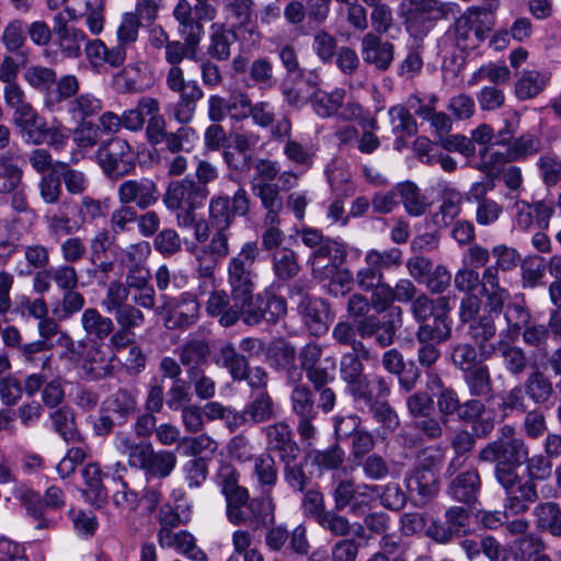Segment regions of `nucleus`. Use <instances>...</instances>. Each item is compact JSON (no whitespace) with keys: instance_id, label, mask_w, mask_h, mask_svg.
<instances>
[{"instance_id":"40","label":"nucleus","mask_w":561,"mask_h":561,"mask_svg":"<svg viewBox=\"0 0 561 561\" xmlns=\"http://www.w3.org/2000/svg\"><path fill=\"white\" fill-rule=\"evenodd\" d=\"M107 473L103 472L98 463H88L82 470V478L84 480L85 489L83 494L85 500L96 507H102L106 504L108 493L103 484V478Z\"/></svg>"},{"instance_id":"54","label":"nucleus","mask_w":561,"mask_h":561,"mask_svg":"<svg viewBox=\"0 0 561 561\" xmlns=\"http://www.w3.org/2000/svg\"><path fill=\"white\" fill-rule=\"evenodd\" d=\"M23 174L19 157L10 152L0 153V194L24 185Z\"/></svg>"},{"instance_id":"12","label":"nucleus","mask_w":561,"mask_h":561,"mask_svg":"<svg viewBox=\"0 0 561 561\" xmlns=\"http://www.w3.org/2000/svg\"><path fill=\"white\" fill-rule=\"evenodd\" d=\"M231 299L238 304V309L241 311L240 319L250 327L262 322L275 324L287 311L285 298L273 294L254 296L251 293L245 297Z\"/></svg>"},{"instance_id":"22","label":"nucleus","mask_w":561,"mask_h":561,"mask_svg":"<svg viewBox=\"0 0 561 561\" xmlns=\"http://www.w3.org/2000/svg\"><path fill=\"white\" fill-rule=\"evenodd\" d=\"M159 197L157 183L145 176L125 180L117 187V198L121 204H127L141 210L153 206Z\"/></svg>"},{"instance_id":"56","label":"nucleus","mask_w":561,"mask_h":561,"mask_svg":"<svg viewBox=\"0 0 561 561\" xmlns=\"http://www.w3.org/2000/svg\"><path fill=\"white\" fill-rule=\"evenodd\" d=\"M399 199L404 210L412 217H420L425 214L430 203L417 185L411 181L397 184Z\"/></svg>"},{"instance_id":"49","label":"nucleus","mask_w":561,"mask_h":561,"mask_svg":"<svg viewBox=\"0 0 561 561\" xmlns=\"http://www.w3.org/2000/svg\"><path fill=\"white\" fill-rule=\"evenodd\" d=\"M146 65L142 62L129 64L114 78L116 89L122 93H139L150 87L146 78Z\"/></svg>"},{"instance_id":"7","label":"nucleus","mask_w":561,"mask_h":561,"mask_svg":"<svg viewBox=\"0 0 561 561\" xmlns=\"http://www.w3.org/2000/svg\"><path fill=\"white\" fill-rule=\"evenodd\" d=\"M297 234L306 247L312 249L308 257V264L311 266L313 274H319L321 270L328 266L322 264L323 260H328L333 268L341 267L346 261L345 243L324 237L320 230L311 227H304L298 230Z\"/></svg>"},{"instance_id":"16","label":"nucleus","mask_w":561,"mask_h":561,"mask_svg":"<svg viewBox=\"0 0 561 561\" xmlns=\"http://www.w3.org/2000/svg\"><path fill=\"white\" fill-rule=\"evenodd\" d=\"M322 347L316 342L306 344L298 353L301 375L305 373L313 389H319L334 380L335 362L332 357L322 359Z\"/></svg>"},{"instance_id":"63","label":"nucleus","mask_w":561,"mask_h":561,"mask_svg":"<svg viewBox=\"0 0 561 561\" xmlns=\"http://www.w3.org/2000/svg\"><path fill=\"white\" fill-rule=\"evenodd\" d=\"M341 512L336 508L328 510L316 523L321 529L334 537H347L351 535L353 526L346 516L340 514Z\"/></svg>"},{"instance_id":"28","label":"nucleus","mask_w":561,"mask_h":561,"mask_svg":"<svg viewBox=\"0 0 561 561\" xmlns=\"http://www.w3.org/2000/svg\"><path fill=\"white\" fill-rule=\"evenodd\" d=\"M19 497L32 517H41L46 511L60 510L66 504L64 491L56 485L47 488L43 496L34 490L26 489L21 491Z\"/></svg>"},{"instance_id":"1","label":"nucleus","mask_w":561,"mask_h":561,"mask_svg":"<svg viewBox=\"0 0 561 561\" xmlns=\"http://www.w3.org/2000/svg\"><path fill=\"white\" fill-rule=\"evenodd\" d=\"M480 462L494 465V479L505 491V511L522 514L538 500L536 484L523 481L518 469L528 460V446L517 437L514 427L505 425L502 435L482 447L477 456Z\"/></svg>"},{"instance_id":"64","label":"nucleus","mask_w":561,"mask_h":561,"mask_svg":"<svg viewBox=\"0 0 561 561\" xmlns=\"http://www.w3.org/2000/svg\"><path fill=\"white\" fill-rule=\"evenodd\" d=\"M59 178L64 183L66 191L70 195H82L87 192L90 181L87 174L80 170L72 169L68 163L57 161Z\"/></svg>"},{"instance_id":"47","label":"nucleus","mask_w":561,"mask_h":561,"mask_svg":"<svg viewBox=\"0 0 561 561\" xmlns=\"http://www.w3.org/2000/svg\"><path fill=\"white\" fill-rule=\"evenodd\" d=\"M462 381L470 397L486 400L493 398L494 385L488 365H478V367L462 373Z\"/></svg>"},{"instance_id":"53","label":"nucleus","mask_w":561,"mask_h":561,"mask_svg":"<svg viewBox=\"0 0 561 561\" xmlns=\"http://www.w3.org/2000/svg\"><path fill=\"white\" fill-rule=\"evenodd\" d=\"M536 527L553 537H561V506L557 502H541L533 512Z\"/></svg>"},{"instance_id":"26","label":"nucleus","mask_w":561,"mask_h":561,"mask_svg":"<svg viewBox=\"0 0 561 561\" xmlns=\"http://www.w3.org/2000/svg\"><path fill=\"white\" fill-rule=\"evenodd\" d=\"M404 481L408 492L412 496L417 495L423 503L433 499L438 491V478L434 468V460L432 458L424 459L407 474Z\"/></svg>"},{"instance_id":"9","label":"nucleus","mask_w":561,"mask_h":561,"mask_svg":"<svg viewBox=\"0 0 561 561\" xmlns=\"http://www.w3.org/2000/svg\"><path fill=\"white\" fill-rule=\"evenodd\" d=\"M96 160L106 178L118 181L134 173L138 157L125 139L113 137L101 144Z\"/></svg>"},{"instance_id":"32","label":"nucleus","mask_w":561,"mask_h":561,"mask_svg":"<svg viewBox=\"0 0 561 561\" xmlns=\"http://www.w3.org/2000/svg\"><path fill=\"white\" fill-rule=\"evenodd\" d=\"M53 32L55 41L66 58H78L87 41L83 31L69 26L61 13L54 18Z\"/></svg>"},{"instance_id":"5","label":"nucleus","mask_w":561,"mask_h":561,"mask_svg":"<svg viewBox=\"0 0 561 561\" xmlns=\"http://www.w3.org/2000/svg\"><path fill=\"white\" fill-rule=\"evenodd\" d=\"M79 81L73 75L59 78L57 89L48 98L49 111L66 113L76 122L98 115L102 110V101L92 93L79 94Z\"/></svg>"},{"instance_id":"19","label":"nucleus","mask_w":561,"mask_h":561,"mask_svg":"<svg viewBox=\"0 0 561 561\" xmlns=\"http://www.w3.org/2000/svg\"><path fill=\"white\" fill-rule=\"evenodd\" d=\"M162 309L165 312V325L171 330L188 329L196 323L199 316V304L195 295L182 293L178 297L161 295Z\"/></svg>"},{"instance_id":"13","label":"nucleus","mask_w":561,"mask_h":561,"mask_svg":"<svg viewBox=\"0 0 561 561\" xmlns=\"http://www.w3.org/2000/svg\"><path fill=\"white\" fill-rule=\"evenodd\" d=\"M380 486L377 484L359 483L353 480L344 479L333 483L330 494L334 502L336 511L348 510L354 516H360L367 512L375 494H378Z\"/></svg>"},{"instance_id":"45","label":"nucleus","mask_w":561,"mask_h":561,"mask_svg":"<svg viewBox=\"0 0 561 561\" xmlns=\"http://www.w3.org/2000/svg\"><path fill=\"white\" fill-rule=\"evenodd\" d=\"M206 311L211 317H219V323L226 328L234 325L240 320L241 313L236 300L230 304V297L224 290L210 294Z\"/></svg>"},{"instance_id":"46","label":"nucleus","mask_w":561,"mask_h":561,"mask_svg":"<svg viewBox=\"0 0 561 561\" xmlns=\"http://www.w3.org/2000/svg\"><path fill=\"white\" fill-rule=\"evenodd\" d=\"M272 267L278 288L297 277L301 270L297 253L289 248H280L274 252Z\"/></svg>"},{"instance_id":"41","label":"nucleus","mask_w":561,"mask_h":561,"mask_svg":"<svg viewBox=\"0 0 561 561\" xmlns=\"http://www.w3.org/2000/svg\"><path fill=\"white\" fill-rule=\"evenodd\" d=\"M25 82L44 95V105L49 111L48 98L57 89L58 80L56 71L44 66H28L23 72Z\"/></svg>"},{"instance_id":"29","label":"nucleus","mask_w":561,"mask_h":561,"mask_svg":"<svg viewBox=\"0 0 561 561\" xmlns=\"http://www.w3.org/2000/svg\"><path fill=\"white\" fill-rule=\"evenodd\" d=\"M360 53L366 64L379 71H386L394 59V45L383 41L378 34L369 32L362 38Z\"/></svg>"},{"instance_id":"61","label":"nucleus","mask_w":561,"mask_h":561,"mask_svg":"<svg viewBox=\"0 0 561 561\" xmlns=\"http://www.w3.org/2000/svg\"><path fill=\"white\" fill-rule=\"evenodd\" d=\"M298 458H290L280 461L284 465V481L294 492H305L311 484V477L308 474L306 463L297 461Z\"/></svg>"},{"instance_id":"39","label":"nucleus","mask_w":561,"mask_h":561,"mask_svg":"<svg viewBox=\"0 0 561 561\" xmlns=\"http://www.w3.org/2000/svg\"><path fill=\"white\" fill-rule=\"evenodd\" d=\"M252 477L261 494L271 495L278 480V469L272 454L262 453L253 458Z\"/></svg>"},{"instance_id":"35","label":"nucleus","mask_w":561,"mask_h":561,"mask_svg":"<svg viewBox=\"0 0 561 561\" xmlns=\"http://www.w3.org/2000/svg\"><path fill=\"white\" fill-rule=\"evenodd\" d=\"M520 383L528 401L535 405H546L554 396V386L551 378L541 371L536 364Z\"/></svg>"},{"instance_id":"58","label":"nucleus","mask_w":561,"mask_h":561,"mask_svg":"<svg viewBox=\"0 0 561 561\" xmlns=\"http://www.w3.org/2000/svg\"><path fill=\"white\" fill-rule=\"evenodd\" d=\"M67 203L62 202L56 209H48L44 216L50 236L61 237L77 232L80 225L65 210Z\"/></svg>"},{"instance_id":"51","label":"nucleus","mask_w":561,"mask_h":561,"mask_svg":"<svg viewBox=\"0 0 561 561\" xmlns=\"http://www.w3.org/2000/svg\"><path fill=\"white\" fill-rule=\"evenodd\" d=\"M81 324L92 342L104 341L115 329L113 320L102 316L95 308H88L82 312Z\"/></svg>"},{"instance_id":"27","label":"nucleus","mask_w":561,"mask_h":561,"mask_svg":"<svg viewBox=\"0 0 561 561\" xmlns=\"http://www.w3.org/2000/svg\"><path fill=\"white\" fill-rule=\"evenodd\" d=\"M297 310L313 335L324 334L333 321L330 305L318 297L305 298L297 302Z\"/></svg>"},{"instance_id":"36","label":"nucleus","mask_w":561,"mask_h":561,"mask_svg":"<svg viewBox=\"0 0 561 561\" xmlns=\"http://www.w3.org/2000/svg\"><path fill=\"white\" fill-rule=\"evenodd\" d=\"M0 195L8 196V204L12 210L11 222L16 228H21L25 231L31 230L36 222L37 214L28 204L25 184L9 193H1Z\"/></svg>"},{"instance_id":"21","label":"nucleus","mask_w":561,"mask_h":561,"mask_svg":"<svg viewBox=\"0 0 561 561\" xmlns=\"http://www.w3.org/2000/svg\"><path fill=\"white\" fill-rule=\"evenodd\" d=\"M265 359L270 368L286 378L288 383L301 381L300 364L297 365L296 348L287 341L278 340L265 350Z\"/></svg>"},{"instance_id":"3","label":"nucleus","mask_w":561,"mask_h":561,"mask_svg":"<svg viewBox=\"0 0 561 561\" xmlns=\"http://www.w3.org/2000/svg\"><path fill=\"white\" fill-rule=\"evenodd\" d=\"M240 473L230 463H221L216 473V484L226 501L227 519L236 526H245L255 531L275 522V502L272 495L251 497L241 485Z\"/></svg>"},{"instance_id":"37","label":"nucleus","mask_w":561,"mask_h":561,"mask_svg":"<svg viewBox=\"0 0 561 561\" xmlns=\"http://www.w3.org/2000/svg\"><path fill=\"white\" fill-rule=\"evenodd\" d=\"M550 80L551 75L546 70H523L514 85L515 96L519 101L535 99L546 90Z\"/></svg>"},{"instance_id":"18","label":"nucleus","mask_w":561,"mask_h":561,"mask_svg":"<svg viewBox=\"0 0 561 561\" xmlns=\"http://www.w3.org/2000/svg\"><path fill=\"white\" fill-rule=\"evenodd\" d=\"M401 4V11L409 30L426 33L435 23L446 18L448 9L439 0H408Z\"/></svg>"},{"instance_id":"6","label":"nucleus","mask_w":561,"mask_h":561,"mask_svg":"<svg viewBox=\"0 0 561 561\" xmlns=\"http://www.w3.org/2000/svg\"><path fill=\"white\" fill-rule=\"evenodd\" d=\"M493 4L471 7L455 22L456 45L461 50H472L480 46L489 36L493 25Z\"/></svg>"},{"instance_id":"25","label":"nucleus","mask_w":561,"mask_h":561,"mask_svg":"<svg viewBox=\"0 0 561 561\" xmlns=\"http://www.w3.org/2000/svg\"><path fill=\"white\" fill-rule=\"evenodd\" d=\"M483 398H473L461 402L457 420L471 424V430L478 438H486L495 427V419L486 409Z\"/></svg>"},{"instance_id":"38","label":"nucleus","mask_w":561,"mask_h":561,"mask_svg":"<svg viewBox=\"0 0 561 561\" xmlns=\"http://www.w3.org/2000/svg\"><path fill=\"white\" fill-rule=\"evenodd\" d=\"M244 408L250 426L267 423L278 416V407L267 390L252 391Z\"/></svg>"},{"instance_id":"52","label":"nucleus","mask_w":561,"mask_h":561,"mask_svg":"<svg viewBox=\"0 0 561 561\" xmlns=\"http://www.w3.org/2000/svg\"><path fill=\"white\" fill-rule=\"evenodd\" d=\"M345 98L343 89H334L331 92L316 89L308 95L313 112L322 118L330 117L342 107Z\"/></svg>"},{"instance_id":"11","label":"nucleus","mask_w":561,"mask_h":561,"mask_svg":"<svg viewBox=\"0 0 561 561\" xmlns=\"http://www.w3.org/2000/svg\"><path fill=\"white\" fill-rule=\"evenodd\" d=\"M411 426L427 440L439 439L444 434L443 421L435 412L434 398L423 391L408 393L405 399Z\"/></svg>"},{"instance_id":"20","label":"nucleus","mask_w":561,"mask_h":561,"mask_svg":"<svg viewBox=\"0 0 561 561\" xmlns=\"http://www.w3.org/2000/svg\"><path fill=\"white\" fill-rule=\"evenodd\" d=\"M208 190L202 183H195L190 176L171 182L163 196V203L170 210L197 208L206 199Z\"/></svg>"},{"instance_id":"2","label":"nucleus","mask_w":561,"mask_h":561,"mask_svg":"<svg viewBox=\"0 0 561 561\" xmlns=\"http://www.w3.org/2000/svg\"><path fill=\"white\" fill-rule=\"evenodd\" d=\"M371 352L350 350L343 353L339 363V375L344 382V392L352 400L355 409L369 413L373 419L383 427L394 431L399 424V416L387 401L391 394V377L380 374H365L364 360L373 359Z\"/></svg>"},{"instance_id":"34","label":"nucleus","mask_w":561,"mask_h":561,"mask_svg":"<svg viewBox=\"0 0 561 561\" xmlns=\"http://www.w3.org/2000/svg\"><path fill=\"white\" fill-rule=\"evenodd\" d=\"M26 22L20 19L10 21L2 31L1 43L5 50L15 54L22 67L30 61V49L26 47Z\"/></svg>"},{"instance_id":"48","label":"nucleus","mask_w":561,"mask_h":561,"mask_svg":"<svg viewBox=\"0 0 561 561\" xmlns=\"http://www.w3.org/2000/svg\"><path fill=\"white\" fill-rule=\"evenodd\" d=\"M215 362L229 371L233 381H244L245 371L250 366L249 358L240 353L231 342L224 344L218 350Z\"/></svg>"},{"instance_id":"57","label":"nucleus","mask_w":561,"mask_h":561,"mask_svg":"<svg viewBox=\"0 0 561 561\" xmlns=\"http://www.w3.org/2000/svg\"><path fill=\"white\" fill-rule=\"evenodd\" d=\"M496 334L495 317L491 313H482L468 323V335L481 351V355L488 358L490 354L484 352L485 344Z\"/></svg>"},{"instance_id":"30","label":"nucleus","mask_w":561,"mask_h":561,"mask_svg":"<svg viewBox=\"0 0 561 561\" xmlns=\"http://www.w3.org/2000/svg\"><path fill=\"white\" fill-rule=\"evenodd\" d=\"M481 477L477 469H468L456 474L447 484V495L468 506L473 505L481 492Z\"/></svg>"},{"instance_id":"43","label":"nucleus","mask_w":561,"mask_h":561,"mask_svg":"<svg viewBox=\"0 0 561 561\" xmlns=\"http://www.w3.org/2000/svg\"><path fill=\"white\" fill-rule=\"evenodd\" d=\"M103 404L105 411L116 417L117 425L125 424L138 409L136 394L126 388H119L110 394Z\"/></svg>"},{"instance_id":"17","label":"nucleus","mask_w":561,"mask_h":561,"mask_svg":"<svg viewBox=\"0 0 561 561\" xmlns=\"http://www.w3.org/2000/svg\"><path fill=\"white\" fill-rule=\"evenodd\" d=\"M290 393L291 411L297 419V433L301 440H310L316 436L314 420L318 411L314 402V394L306 383H293Z\"/></svg>"},{"instance_id":"31","label":"nucleus","mask_w":561,"mask_h":561,"mask_svg":"<svg viewBox=\"0 0 561 561\" xmlns=\"http://www.w3.org/2000/svg\"><path fill=\"white\" fill-rule=\"evenodd\" d=\"M68 351L71 355L70 359L80 364L83 370L91 375L92 378L96 379L105 374L100 371L105 370V358L101 345L96 344V342H71Z\"/></svg>"},{"instance_id":"8","label":"nucleus","mask_w":561,"mask_h":561,"mask_svg":"<svg viewBox=\"0 0 561 561\" xmlns=\"http://www.w3.org/2000/svg\"><path fill=\"white\" fill-rule=\"evenodd\" d=\"M260 255L256 241L245 242L228 263V283L231 298H241L254 291L257 273L254 264Z\"/></svg>"},{"instance_id":"42","label":"nucleus","mask_w":561,"mask_h":561,"mask_svg":"<svg viewBox=\"0 0 561 561\" xmlns=\"http://www.w3.org/2000/svg\"><path fill=\"white\" fill-rule=\"evenodd\" d=\"M180 363L187 369L202 368L210 356V345L206 339L190 336L176 350Z\"/></svg>"},{"instance_id":"10","label":"nucleus","mask_w":561,"mask_h":561,"mask_svg":"<svg viewBox=\"0 0 561 561\" xmlns=\"http://www.w3.org/2000/svg\"><path fill=\"white\" fill-rule=\"evenodd\" d=\"M167 88L179 95L173 105L172 116L180 124H188L195 114L197 102L204 91L196 80H186L182 67H169L165 73Z\"/></svg>"},{"instance_id":"59","label":"nucleus","mask_w":561,"mask_h":561,"mask_svg":"<svg viewBox=\"0 0 561 561\" xmlns=\"http://www.w3.org/2000/svg\"><path fill=\"white\" fill-rule=\"evenodd\" d=\"M450 359L453 365L462 373L470 370L478 365H482V359L479 347L469 342L457 343L450 351Z\"/></svg>"},{"instance_id":"14","label":"nucleus","mask_w":561,"mask_h":561,"mask_svg":"<svg viewBox=\"0 0 561 561\" xmlns=\"http://www.w3.org/2000/svg\"><path fill=\"white\" fill-rule=\"evenodd\" d=\"M250 210V197L245 188L239 187L232 196L215 195L209 201V225L215 230H227L237 217Z\"/></svg>"},{"instance_id":"44","label":"nucleus","mask_w":561,"mask_h":561,"mask_svg":"<svg viewBox=\"0 0 561 561\" xmlns=\"http://www.w3.org/2000/svg\"><path fill=\"white\" fill-rule=\"evenodd\" d=\"M497 351L502 366L508 376L519 379L530 367V358L523 347L501 342Z\"/></svg>"},{"instance_id":"62","label":"nucleus","mask_w":561,"mask_h":561,"mask_svg":"<svg viewBox=\"0 0 561 561\" xmlns=\"http://www.w3.org/2000/svg\"><path fill=\"white\" fill-rule=\"evenodd\" d=\"M541 147L540 139L531 134L522 135L515 138L511 146L506 148L505 160L508 162L525 160L529 156L536 154Z\"/></svg>"},{"instance_id":"4","label":"nucleus","mask_w":561,"mask_h":561,"mask_svg":"<svg viewBox=\"0 0 561 561\" xmlns=\"http://www.w3.org/2000/svg\"><path fill=\"white\" fill-rule=\"evenodd\" d=\"M114 446L121 454L127 456L131 468L144 471L147 482L168 478L176 466V455L173 451H156L150 442H136L128 433L118 432Z\"/></svg>"},{"instance_id":"60","label":"nucleus","mask_w":561,"mask_h":561,"mask_svg":"<svg viewBox=\"0 0 561 561\" xmlns=\"http://www.w3.org/2000/svg\"><path fill=\"white\" fill-rule=\"evenodd\" d=\"M389 116L392 125V131L397 135L396 144L398 147L404 136L411 137L416 134V122L409 110L404 106L396 105L390 107Z\"/></svg>"},{"instance_id":"24","label":"nucleus","mask_w":561,"mask_h":561,"mask_svg":"<svg viewBox=\"0 0 561 561\" xmlns=\"http://www.w3.org/2000/svg\"><path fill=\"white\" fill-rule=\"evenodd\" d=\"M266 438V451L277 455L279 461L298 458L300 447L294 438L291 427L285 421H278L262 428Z\"/></svg>"},{"instance_id":"23","label":"nucleus","mask_w":561,"mask_h":561,"mask_svg":"<svg viewBox=\"0 0 561 561\" xmlns=\"http://www.w3.org/2000/svg\"><path fill=\"white\" fill-rule=\"evenodd\" d=\"M451 308L449 298L440 296L437 298V312L432 316V320H426L417 324L415 339L417 342L444 343L451 337L453 320L449 316Z\"/></svg>"},{"instance_id":"15","label":"nucleus","mask_w":561,"mask_h":561,"mask_svg":"<svg viewBox=\"0 0 561 561\" xmlns=\"http://www.w3.org/2000/svg\"><path fill=\"white\" fill-rule=\"evenodd\" d=\"M402 308L396 306L387 320L376 314L355 320L357 334L363 340L374 337L379 347H388L394 343L397 331L402 327Z\"/></svg>"},{"instance_id":"55","label":"nucleus","mask_w":561,"mask_h":561,"mask_svg":"<svg viewBox=\"0 0 561 561\" xmlns=\"http://www.w3.org/2000/svg\"><path fill=\"white\" fill-rule=\"evenodd\" d=\"M497 397L496 411L503 419L510 417L513 414H524L529 409L528 399L520 382L514 385L508 390L500 392Z\"/></svg>"},{"instance_id":"50","label":"nucleus","mask_w":561,"mask_h":561,"mask_svg":"<svg viewBox=\"0 0 561 561\" xmlns=\"http://www.w3.org/2000/svg\"><path fill=\"white\" fill-rule=\"evenodd\" d=\"M237 33L224 24H213L207 54L217 61L230 58L231 46L237 42Z\"/></svg>"},{"instance_id":"33","label":"nucleus","mask_w":561,"mask_h":561,"mask_svg":"<svg viewBox=\"0 0 561 561\" xmlns=\"http://www.w3.org/2000/svg\"><path fill=\"white\" fill-rule=\"evenodd\" d=\"M251 190L253 195L261 201L262 207L266 210L264 225H279V214L284 208V203L278 185L266 181H254L252 182Z\"/></svg>"}]
</instances>
